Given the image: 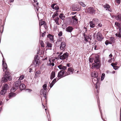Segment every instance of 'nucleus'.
Segmentation results:
<instances>
[{
    "label": "nucleus",
    "mask_w": 121,
    "mask_h": 121,
    "mask_svg": "<svg viewBox=\"0 0 121 121\" xmlns=\"http://www.w3.org/2000/svg\"><path fill=\"white\" fill-rule=\"evenodd\" d=\"M72 21L73 22V24H76L77 22L78 19L76 16H75L72 17Z\"/></svg>",
    "instance_id": "nucleus-13"
},
{
    "label": "nucleus",
    "mask_w": 121,
    "mask_h": 121,
    "mask_svg": "<svg viewBox=\"0 0 121 121\" xmlns=\"http://www.w3.org/2000/svg\"><path fill=\"white\" fill-rule=\"evenodd\" d=\"M9 86L7 84L4 83L3 84L2 89L7 91V90L9 89Z\"/></svg>",
    "instance_id": "nucleus-15"
},
{
    "label": "nucleus",
    "mask_w": 121,
    "mask_h": 121,
    "mask_svg": "<svg viewBox=\"0 0 121 121\" xmlns=\"http://www.w3.org/2000/svg\"><path fill=\"white\" fill-rule=\"evenodd\" d=\"M119 68V67L117 66H115L113 67V69L115 70L118 69Z\"/></svg>",
    "instance_id": "nucleus-52"
},
{
    "label": "nucleus",
    "mask_w": 121,
    "mask_h": 121,
    "mask_svg": "<svg viewBox=\"0 0 121 121\" xmlns=\"http://www.w3.org/2000/svg\"><path fill=\"white\" fill-rule=\"evenodd\" d=\"M94 63L93 64V66L91 68L93 69L92 68L94 67L98 69L99 67L100 60H99V57L98 56H95L94 59Z\"/></svg>",
    "instance_id": "nucleus-2"
},
{
    "label": "nucleus",
    "mask_w": 121,
    "mask_h": 121,
    "mask_svg": "<svg viewBox=\"0 0 121 121\" xmlns=\"http://www.w3.org/2000/svg\"><path fill=\"white\" fill-rule=\"evenodd\" d=\"M109 40L110 41V42L111 43V44L112 43H114L115 41V39L114 37H110Z\"/></svg>",
    "instance_id": "nucleus-31"
},
{
    "label": "nucleus",
    "mask_w": 121,
    "mask_h": 121,
    "mask_svg": "<svg viewBox=\"0 0 121 121\" xmlns=\"http://www.w3.org/2000/svg\"><path fill=\"white\" fill-rule=\"evenodd\" d=\"M112 58H111L110 59H109L108 60V62H109L111 63L112 62Z\"/></svg>",
    "instance_id": "nucleus-60"
},
{
    "label": "nucleus",
    "mask_w": 121,
    "mask_h": 121,
    "mask_svg": "<svg viewBox=\"0 0 121 121\" xmlns=\"http://www.w3.org/2000/svg\"><path fill=\"white\" fill-rule=\"evenodd\" d=\"M38 56V55H36L35 56L34 58V60L33 63L35 66H37L39 65V61L37 57Z\"/></svg>",
    "instance_id": "nucleus-6"
},
{
    "label": "nucleus",
    "mask_w": 121,
    "mask_h": 121,
    "mask_svg": "<svg viewBox=\"0 0 121 121\" xmlns=\"http://www.w3.org/2000/svg\"><path fill=\"white\" fill-rule=\"evenodd\" d=\"M103 39L101 34L100 32H98L96 35L97 39L99 41H101Z\"/></svg>",
    "instance_id": "nucleus-9"
},
{
    "label": "nucleus",
    "mask_w": 121,
    "mask_h": 121,
    "mask_svg": "<svg viewBox=\"0 0 121 121\" xmlns=\"http://www.w3.org/2000/svg\"><path fill=\"white\" fill-rule=\"evenodd\" d=\"M59 17L62 20H64L65 17V16L64 14L62 13H60L59 16Z\"/></svg>",
    "instance_id": "nucleus-29"
},
{
    "label": "nucleus",
    "mask_w": 121,
    "mask_h": 121,
    "mask_svg": "<svg viewBox=\"0 0 121 121\" xmlns=\"http://www.w3.org/2000/svg\"><path fill=\"white\" fill-rule=\"evenodd\" d=\"M115 17V19L117 20L118 21H120L121 20V14H117L116 16H114Z\"/></svg>",
    "instance_id": "nucleus-14"
},
{
    "label": "nucleus",
    "mask_w": 121,
    "mask_h": 121,
    "mask_svg": "<svg viewBox=\"0 0 121 121\" xmlns=\"http://www.w3.org/2000/svg\"><path fill=\"white\" fill-rule=\"evenodd\" d=\"M1 28H2V32H1V30H0V32H1V33H2L3 32V31L4 27L3 26H1Z\"/></svg>",
    "instance_id": "nucleus-58"
},
{
    "label": "nucleus",
    "mask_w": 121,
    "mask_h": 121,
    "mask_svg": "<svg viewBox=\"0 0 121 121\" xmlns=\"http://www.w3.org/2000/svg\"><path fill=\"white\" fill-rule=\"evenodd\" d=\"M24 78V76L23 75H22L20 76L19 80L21 81V80H22Z\"/></svg>",
    "instance_id": "nucleus-45"
},
{
    "label": "nucleus",
    "mask_w": 121,
    "mask_h": 121,
    "mask_svg": "<svg viewBox=\"0 0 121 121\" xmlns=\"http://www.w3.org/2000/svg\"><path fill=\"white\" fill-rule=\"evenodd\" d=\"M66 46V44L64 42H61L60 46V49L63 51L65 50V47Z\"/></svg>",
    "instance_id": "nucleus-11"
},
{
    "label": "nucleus",
    "mask_w": 121,
    "mask_h": 121,
    "mask_svg": "<svg viewBox=\"0 0 121 121\" xmlns=\"http://www.w3.org/2000/svg\"><path fill=\"white\" fill-rule=\"evenodd\" d=\"M45 23V21H41L39 22V26H42L43 24H44Z\"/></svg>",
    "instance_id": "nucleus-40"
},
{
    "label": "nucleus",
    "mask_w": 121,
    "mask_h": 121,
    "mask_svg": "<svg viewBox=\"0 0 121 121\" xmlns=\"http://www.w3.org/2000/svg\"><path fill=\"white\" fill-rule=\"evenodd\" d=\"M46 94V91L45 90L42 89L40 91V94L42 95H45Z\"/></svg>",
    "instance_id": "nucleus-24"
},
{
    "label": "nucleus",
    "mask_w": 121,
    "mask_h": 121,
    "mask_svg": "<svg viewBox=\"0 0 121 121\" xmlns=\"http://www.w3.org/2000/svg\"><path fill=\"white\" fill-rule=\"evenodd\" d=\"M116 1L119 4H120V0H116Z\"/></svg>",
    "instance_id": "nucleus-56"
},
{
    "label": "nucleus",
    "mask_w": 121,
    "mask_h": 121,
    "mask_svg": "<svg viewBox=\"0 0 121 121\" xmlns=\"http://www.w3.org/2000/svg\"><path fill=\"white\" fill-rule=\"evenodd\" d=\"M26 87L25 85L23 84H21L19 86V88L21 90H22L25 89Z\"/></svg>",
    "instance_id": "nucleus-25"
},
{
    "label": "nucleus",
    "mask_w": 121,
    "mask_h": 121,
    "mask_svg": "<svg viewBox=\"0 0 121 121\" xmlns=\"http://www.w3.org/2000/svg\"><path fill=\"white\" fill-rule=\"evenodd\" d=\"M85 11L86 12L93 14L95 12V10L93 7H90L86 9Z\"/></svg>",
    "instance_id": "nucleus-4"
},
{
    "label": "nucleus",
    "mask_w": 121,
    "mask_h": 121,
    "mask_svg": "<svg viewBox=\"0 0 121 121\" xmlns=\"http://www.w3.org/2000/svg\"><path fill=\"white\" fill-rule=\"evenodd\" d=\"M43 89L46 90L47 89V85L46 84H44L43 85Z\"/></svg>",
    "instance_id": "nucleus-42"
},
{
    "label": "nucleus",
    "mask_w": 121,
    "mask_h": 121,
    "mask_svg": "<svg viewBox=\"0 0 121 121\" xmlns=\"http://www.w3.org/2000/svg\"><path fill=\"white\" fill-rule=\"evenodd\" d=\"M62 41V39L60 38H59L57 40V41H58V42H60V43Z\"/></svg>",
    "instance_id": "nucleus-50"
},
{
    "label": "nucleus",
    "mask_w": 121,
    "mask_h": 121,
    "mask_svg": "<svg viewBox=\"0 0 121 121\" xmlns=\"http://www.w3.org/2000/svg\"><path fill=\"white\" fill-rule=\"evenodd\" d=\"M58 67L60 69L65 70L67 68L66 66H64L62 65H58Z\"/></svg>",
    "instance_id": "nucleus-20"
},
{
    "label": "nucleus",
    "mask_w": 121,
    "mask_h": 121,
    "mask_svg": "<svg viewBox=\"0 0 121 121\" xmlns=\"http://www.w3.org/2000/svg\"><path fill=\"white\" fill-rule=\"evenodd\" d=\"M98 27H101L102 26V25L101 23H99L98 24Z\"/></svg>",
    "instance_id": "nucleus-59"
},
{
    "label": "nucleus",
    "mask_w": 121,
    "mask_h": 121,
    "mask_svg": "<svg viewBox=\"0 0 121 121\" xmlns=\"http://www.w3.org/2000/svg\"><path fill=\"white\" fill-rule=\"evenodd\" d=\"M62 31H60L59 32V33L58 34V35L59 36H60L62 35Z\"/></svg>",
    "instance_id": "nucleus-53"
},
{
    "label": "nucleus",
    "mask_w": 121,
    "mask_h": 121,
    "mask_svg": "<svg viewBox=\"0 0 121 121\" xmlns=\"http://www.w3.org/2000/svg\"><path fill=\"white\" fill-rule=\"evenodd\" d=\"M47 45L46 47H48V48H51L52 47V45L50 43L48 42L47 44Z\"/></svg>",
    "instance_id": "nucleus-33"
},
{
    "label": "nucleus",
    "mask_w": 121,
    "mask_h": 121,
    "mask_svg": "<svg viewBox=\"0 0 121 121\" xmlns=\"http://www.w3.org/2000/svg\"><path fill=\"white\" fill-rule=\"evenodd\" d=\"M74 69L72 67H70L68 69L67 72L65 73V76H66L73 73Z\"/></svg>",
    "instance_id": "nucleus-5"
},
{
    "label": "nucleus",
    "mask_w": 121,
    "mask_h": 121,
    "mask_svg": "<svg viewBox=\"0 0 121 121\" xmlns=\"http://www.w3.org/2000/svg\"><path fill=\"white\" fill-rule=\"evenodd\" d=\"M60 42H58V41H56L55 43V45L57 46H59L60 44Z\"/></svg>",
    "instance_id": "nucleus-46"
},
{
    "label": "nucleus",
    "mask_w": 121,
    "mask_h": 121,
    "mask_svg": "<svg viewBox=\"0 0 121 121\" xmlns=\"http://www.w3.org/2000/svg\"><path fill=\"white\" fill-rule=\"evenodd\" d=\"M73 29V28L72 27L69 26L66 28V31L67 32H71L72 31Z\"/></svg>",
    "instance_id": "nucleus-17"
},
{
    "label": "nucleus",
    "mask_w": 121,
    "mask_h": 121,
    "mask_svg": "<svg viewBox=\"0 0 121 121\" xmlns=\"http://www.w3.org/2000/svg\"><path fill=\"white\" fill-rule=\"evenodd\" d=\"M111 65L113 67L115 66V64L114 63H112L111 64Z\"/></svg>",
    "instance_id": "nucleus-62"
},
{
    "label": "nucleus",
    "mask_w": 121,
    "mask_h": 121,
    "mask_svg": "<svg viewBox=\"0 0 121 121\" xmlns=\"http://www.w3.org/2000/svg\"><path fill=\"white\" fill-rule=\"evenodd\" d=\"M105 74L104 73H103L102 74L101 76V80H103L104 78L105 77Z\"/></svg>",
    "instance_id": "nucleus-49"
},
{
    "label": "nucleus",
    "mask_w": 121,
    "mask_h": 121,
    "mask_svg": "<svg viewBox=\"0 0 121 121\" xmlns=\"http://www.w3.org/2000/svg\"><path fill=\"white\" fill-rule=\"evenodd\" d=\"M90 27L93 28L95 26V23L93 21H91L90 22Z\"/></svg>",
    "instance_id": "nucleus-30"
},
{
    "label": "nucleus",
    "mask_w": 121,
    "mask_h": 121,
    "mask_svg": "<svg viewBox=\"0 0 121 121\" xmlns=\"http://www.w3.org/2000/svg\"><path fill=\"white\" fill-rule=\"evenodd\" d=\"M104 8L106 9V10H107L108 9V10L110 12H111L112 11V10L110 8V6L108 4H105L104 5Z\"/></svg>",
    "instance_id": "nucleus-16"
},
{
    "label": "nucleus",
    "mask_w": 121,
    "mask_h": 121,
    "mask_svg": "<svg viewBox=\"0 0 121 121\" xmlns=\"http://www.w3.org/2000/svg\"><path fill=\"white\" fill-rule=\"evenodd\" d=\"M54 84L53 83H52V82L50 84V88L52 87Z\"/></svg>",
    "instance_id": "nucleus-57"
},
{
    "label": "nucleus",
    "mask_w": 121,
    "mask_h": 121,
    "mask_svg": "<svg viewBox=\"0 0 121 121\" xmlns=\"http://www.w3.org/2000/svg\"><path fill=\"white\" fill-rule=\"evenodd\" d=\"M88 38H87L86 37H84V43H86L88 42Z\"/></svg>",
    "instance_id": "nucleus-41"
},
{
    "label": "nucleus",
    "mask_w": 121,
    "mask_h": 121,
    "mask_svg": "<svg viewBox=\"0 0 121 121\" xmlns=\"http://www.w3.org/2000/svg\"><path fill=\"white\" fill-rule=\"evenodd\" d=\"M49 61L50 62V63L48 64V65L49 66H51L52 65V63H51V61L50 60H49Z\"/></svg>",
    "instance_id": "nucleus-61"
},
{
    "label": "nucleus",
    "mask_w": 121,
    "mask_h": 121,
    "mask_svg": "<svg viewBox=\"0 0 121 121\" xmlns=\"http://www.w3.org/2000/svg\"><path fill=\"white\" fill-rule=\"evenodd\" d=\"M16 95V94L13 93H11L9 94V97L10 98L12 97L15 96Z\"/></svg>",
    "instance_id": "nucleus-26"
},
{
    "label": "nucleus",
    "mask_w": 121,
    "mask_h": 121,
    "mask_svg": "<svg viewBox=\"0 0 121 121\" xmlns=\"http://www.w3.org/2000/svg\"><path fill=\"white\" fill-rule=\"evenodd\" d=\"M62 52H61L58 55V57L60 59L63 60L67 58L69 56V54L67 52H66L62 55Z\"/></svg>",
    "instance_id": "nucleus-3"
},
{
    "label": "nucleus",
    "mask_w": 121,
    "mask_h": 121,
    "mask_svg": "<svg viewBox=\"0 0 121 121\" xmlns=\"http://www.w3.org/2000/svg\"><path fill=\"white\" fill-rule=\"evenodd\" d=\"M53 36L50 34H49L48 35V37L50 39V41L54 42V39L53 38Z\"/></svg>",
    "instance_id": "nucleus-22"
},
{
    "label": "nucleus",
    "mask_w": 121,
    "mask_h": 121,
    "mask_svg": "<svg viewBox=\"0 0 121 121\" xmlns=\"http://www.w3.org/2000/svg\"><path fill=\"white\" fill-rule=\"evenodd\" d=\"M65 71L63 70L60 71L58 73L57 77L58 78H61L65 76Z\"/></svg>",
    "instance_id": "nucleus-7"
},
{
    "label": "nucleus",
    "mask_w": 121,
    "mask_h": 121,
    "mask_svg": "<svg viewBox=\"0 0 121 121\" xmlns=\"http://www.w3.org/2000/svg\"><path fill=\"white\" fill-rule=\"evenodd\" d=\"M7 92V91L2 89L0 92V95H4Z\"/></svg>",
    "instance_id": "nucleus-28"
},
{
    "label": "nucleus",
    "mask_w": 121,
    "mask_h": 121,
    "mask_svg": "<svg viewBox=\"0 0 121 121\" xmlns=\"http://www.w3.org/2000/svg\"><path fill=\"white\" fill-rule=\"evenodd\" d=\"M59 18L58 17H56L54 19L55 22L56 23V24L58 25H59Z\"/></svg>",
    "instance_id": "nucleus-23"
},
{
    "label": "nucleus",
    "mask_w": 121,
    "mask_h": 121,
    "mask_svg": "<svg viewBox=\"0 0 121 121\" xmlns=\"http://www.w3.org/2000/svg\"><path fill=\"white\" fill-rule=\"evenodd\" d=\"M94 58H93L90 57L89 59V60L90 62H92L93 61Z\"/></svg>",
    "instance_id": "nucleus-44"
},
{
    "label": "nucleus",
    "mask_w": 121,
    "mask_h": 121,
    "mask_svg": "<svg viewBox=\"0 0 121 121\" xmlns=\"http://www.w3.org/2000/svg\"><path fill=\"white\" fill-rule=\"evenodd\" d=\"M78 3L83 7H85L86 6L85 4L82 2H79Z\"/></svg>",
    "instance_id": "nucleus-39"
},
{
    "label": "nucleus",
    "mask_w": 121,
    "mask_h": 121,
    "mask_svg": "<svg viewBox=\"0 0 121 121\" xmlns=\"http://www.w3.org/2000/svg\"><path fill=\"white\" fill-rule=\"evenodd\" d=\"M4 76L5 77L2 78L1 80L3 82H7V79H8L9 81L11 80V77H10L9 72H7V70L6 71L5 74L4 75Z\"/></svg>",
    "instance_id": "nucleus-1"
},
{
    "label": "nucleus",
    "mask_w": 121,
    "mask_h": 121,
    "mask_svg": "<svg viewBox=\"0 0 121 121\" xmlns=\"http://www.w3.org/2000/svg\"><path fill=\"white\" fill-rule=\"evenodd\" d=\"M83 30L84 31V32L83 34V35L84 36V37H86V36L85 35V32H86L87 31V28L86 27H84V29H83Z\"/></svg>",
    "instance_id": "nucleus-38"
},
{
    "label": "nucleus",
    "mask_w": 121,
    "mask_h": 121,
    "mask_svg": "<svg viewBox=\"0 0 121 121\" xmlns=\"http://www.w3.org/2000/svg\"><path fill=\"white\" fill-rule=\"evenodd\" d=\"M72 10L73 11H78L80 10L79 5H73L72 7Z\"/></svg>",
    "instance_id": "nucleus-10"
},
{
    "label": "nucleus",
    "mask_w": 121,
    "mask_h": 121,
    "mask_svg": "<svg viewBox=\"0 0 121 121\" xmlns=\"http://www.w3.org/2000/svg\"><path fill=\"white\" fill-rule=\"evenodd\" d=\"M91 36L90 35H89L88 36H87L86 37L87 38H88V39H90V40H91V37H90Z\"/></svg>",
    "instance_id": "nucleus-55"
},
{
    "label": "nucleus",
    "mask_w": 121,
    "mask_h": 121,
    "mask_svg": "<svg viewBox=\"0 0 121 121\" xmlns=\"http://www.w3.org/2000/svg\"><path fill=\"white\" fill-rule=\"evenodd\" d=\"M21 81L20 80H18L16 81L14 84V86L16 88H18L19 86L21 83Z\"/></svg>",
    "instance_id": "nucleus-12"
},
{
    "label": "nucleus",
    "mask_w": 121,
    "mask_h": 121,
    "mask_svg": "<svg viewBox=\"0 0 121 121\" xmlns=\"http://www.w3.org/2000/svg\"><path fill=\"white\" fill-rule=\"evenodd\" d=\"M92 21L94 22V23L95 22L96 23H98L99 22L98 19L96 18L93 19Z\"/></svg>",
    "instance_id": "nucleus-32"
},
{
    "label": "nucleus",
    "mask_w": 121,
    "mask_h": 121,
    "mask_svg": "<svg viewBox=\"0 0 121 121\" xmlns=\"http://www.w3.org/2000/svg\"><path fill=\"white\" fill-rule=\"evenodd\" d=\"M55 72L54 71H52L51 74L50 76L51 79H53L55 77Z\"/></svg>",
    "instance_id": "nucleus-27"
},
{
    "label": "nucleus",
    "mask_w": 121,
    "mask_h": 121,
    "mask_svg": "<svg viewBox=\"0 0 121 121\" xmlns=\"http://www.w3.org/2000/svg\"><path fill=\"white\" fill-rule=\"evenodd\" d=\"M109 57H110V58H111V57H112V54H111L109 56Z\"/></svg>",
    "instance_id": "nucleus-63"
},
{
    "label": "nucleus",
    "mask_w": 121,
    "mask_h": 121,
    "mask_svg": "<svg viewBox=\"0 0 121 121\" xmlns=\"http://www.w3.org/2000/svg\"><path fill=\"white\" fill-rule=\"evenodd\" d=\"M40 35H41V33H42V34L41 35V36L42 37H43L45 35V34L46 33V32H44L43 33H42L41 32V30H40Z\"/></svg>",
    "instance_id": "nucleus-43"
},
{
    "label": "nucleus",
    "mask_w": 121,
    "mask_h": 121,
    "mask_svg": "<svg viewBox=\"0 0 121 121\" xmlns=\"http://www.w3.org/2000/svg\"><path fill=\"white\" fill-rule=\"evenodd\" d=\"M55 5L56 4H53L51 6V7L54 9L57 10H59V7L57 5H56L54 7Z\"/></svg>",
    "instance_id": "nucleus-18"
},
{
    "label": "nucleus",
    "mask_w": 121,
    "mask_h": 121,
    "mask_svg": "<svg viewBox=\"0 0 121 121\" xmlns=\"http://www.w3.org/2000/svg\"><path fill=\"white\" fill-rule=\"evenodd\" d=\"M56 78H55L52 81V83L55 84L56 82Z\"/></svg>",
    "instance_id": "nucleus-54"
},
{
    "label": "nucleus",
    "mask_w": 121,
    "mask_h": 121,
    "mask_svg": "<svg viewBox=\"0 0 121 121\" xmlns=\"http://www.w3.org/2000/svg\"><path fill=\"white\" fill-rule=\"evenodd\" d=\"M105 43L106 45H108V44H111V43L109 41L107 40L105 42Z\"/></svg>",
    "instance_id": "nucleus-47"
},
{
    "label": "nucleus",
    "mask_w": 121,
    "mask_h": 121,
    "mask_svg": "<svg viewBox=\"0 0 121 121\" xmlns=\"http://www.w3.org/2000/svg\"><path fill=\"white\" fill-rule=\"evenodd\" d=\"M115 25L118 26L119 28H121L120 27L121 25L120 23H118L117 22H116L115 23Z\"/></svg>",
    "instance_id": "nucleus-37"
},
{
    "label": "nucleus",
    "mask_w": 121,
    "mask_h": 121,
    "mask_svg": "<svg viewBox=\"0 0 121 121\" xmlns=\"http://www.w3.org/2000/svg\"><path fill=\"white\" fill-rule=\"evenodd\" d=\"M2 54V56L3 57V60H2V65L3 66V71H4V69L5 70L6 69V71L7 70V72H8V70L7 69V64L6 63H4V60H5V59L4 58L3 55Z\"/></svg>",
    "instance_id": "nucleus-8"
},
{
    "label": "nucleus",
    "mask_w": 121,
    "mask_h": 121,
    "mask_svg": "<svg viewBox=\"0 0 121 121\" xmlns=\"http://www.w3.org/2000/svg\"><path fill=\"white\" fill-rule=\"evenodd\" d=\"M41 72L39 71H38L35 73V76H37V75L40 74Z\"/></svg>",
    "instance_id": "nucleus-48"
},
{
    "label": "nucleus",
    "mask_w": 121,
    "mask_h": 121,
    "mask_svg": "<svg viewBox=\"0 0 121 121\" xmlns=\"http://www.w3.org/2000/svg\"><path fill=\"white\" fill-rule=\"evenodd\" d=\"M17 88H16V87L14 86L13 88L11 89L10 91L12 92H14Z\"/></svg>",
    "instance_id": "nucleus-35"
},
{
    "label": "nucleus",
    "mask_w": 121,
    "mask_h": 121,
    "mask_svg": "<svg viewBox=\"0 0 121 121\" xmlns=\"http://www.w3.org/2000/svg\"><path fill=\"white\" fill-rule=\"evenodd\" d=\"M39 43L41 45V46L42 47H44V43L42 41L39 40Z\"/></svg>",
    "instance_id": "nucleus-36"
},
{
    "label": "nucleus",
    "mask_w": 121,
    "mask_h": 121,
    "mask_svg": "<svg viewBox=\"0 0 121 121\" xmlns=\"http://www.w3.org/2000/svg\"><path fill=\"white\" fill-rule=\"evenodd\" d=\"M99 80H98V78L97 77H94L93 78L92 82L93 83L95 84H96L98 83Z\"/></svg>",
    "instance_id": "nucleus-19"
},
{
    "label": "nucleus",
    "mask_w": 121,
    "mask_h": 121,
    "mask_svg": "<svg viewBox=\"0 0 121 121\" xmlns=\"http://www.w3.org/2000/svg\"><path fill=\"white\" fill-rule=\"evenodd\" d=\"M116 35L119 38H121V28H119V32L116 34Z\"/></svg>",
    "instance_id": "nucleus-21"
},
{
    "label": "nucleus",
    "mask_w": 121,
    "mask_h": 121,
    "mask_svg": "<svg viewBox=\"0 0 121 121\" xmlns=\"http://www.w3.org/2000/svg\"><path fill=\"white\" fill-rule=\"evenodd\" d=\"M93 74L94 77H97L98 76V74L97 73L95 72Z\"/></svg>",
    "instance_id": "nucleus-51"
},
{
    "label": "nucleus",
    "mask_w": 121,
    "mask_h": 121,
    "mask_svg": "<svg viewBox=\"0 0 121 121\" xmlns=\"http://www.w3.org/2000/svg\"><path fill=\"white\" fill-rule=\"evenodd\" d=\"M59 15V14L58 13H56L54 12L52 16V18L54 19L55 17Z\"/></svg>",
    "instance_id": "nucleus-34"
},
{
    "label": "nucleus",
    "mask_w": 121,
    "mask_h": 121,
    "mask_svg": "<svg viewBox=\"0 0 121 121\" xmlns=\"http://www.w3.org/2000/svg\"><path fill=\"white\" fill-rule=\"evenodd\" d=\"M70 63H68L67 64L66 66H68V67H69L70 66Z\"/></svg>",
    "instance_id": "nucleus-64"
}]
</instances>
